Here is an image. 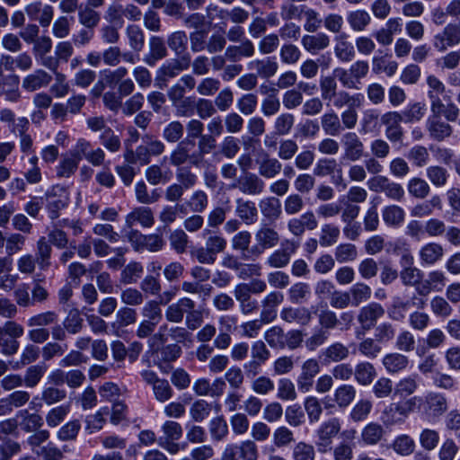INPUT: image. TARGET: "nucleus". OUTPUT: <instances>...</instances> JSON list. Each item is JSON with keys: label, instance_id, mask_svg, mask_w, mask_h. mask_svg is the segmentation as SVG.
<instances>
[{"label": "nucleus", "instance_id": "nucleus-13", "mask_svg": "<svg viewBox=\"0 0 460 460\" xmlns=\"http://www.w3.org/2000/svg\"><path fill=\"white\" fill-rule=\"evenodd\" d=\"M154 212L151 208L140 206L134 208L125 217V226L131 230L137 225L150 228L155 225Z\"/></svg>", "mask_w": 460, "mask_h": 460}, {"label": "nucleus", "instance_id": "nucleus-38", "mask_svg": "<svg viewBox=\"0 0 460 460\" xmlns=\"http://www.w3.org/2000/svg\"><path fill=\"white\" fill-rule=\"evenodd\" d=\"M382 217L385 224L389 227H400L405 220V211L397 205H389L384 208Z\"/></svg>", "mask_w": 460, "mask_h": 460}, {"label": "nucleus", "instance_id": "nucleus-64", "mask_svg": "<svg viewBox=\"0 0 460 460\" xmlns=\"http://www.w3.org/2000/svg\"><path fill=\"white\" fill-rule=\"evenodd\" d=\"M171 248L177 254H183L187 252L190 239L188 234L182 229H175L169 235Z\"/></svg>", "mask_w": 460, "mask_h": 460}, {"label": "nucleus", "instance_id": "nucleus-7", "mask_svg": "<svg viewBox=\"0 0 460 460\" xmlns=\"http://www.w3.org/2000/svg\"><path fill=\"white\" fill-rule=\"evenodd\" d=\"M367 184L370 190L383 192L389 199L397 202L404 199L405 191L402 184L391 181L386 176H374L367 181Z\"/></svg>", "mask_w": 460, "mask_h": 460}, {"label": "nucleus", "instance_id": "nucleus-58", "mask_svg": "<svg viewBox=\"0 0 460 460\" xmlns=\"http://www.w3.org/2000/svg\"><path fill=\"white\" fill-rule=\"evenodd\" d=\"M144 272L143 265L138 261L129 262L120 273V282L125 285L137 283Z\"/></svg>", "mask_w": 460, "mask_h": 460}, {"label": "nucleus", "instance_id": "nucleus-59", "mask_svg": "<svg viewBox=\"0 0 460 460\" xmlns=\"http://www.w3.org/2000/svg\"><path fill=\"white\" fill-rule=\"evenodd\" d=\"M63 326L69 334H77L84 328V319L77 308L71 309L63 321Z\"/></svg>", "mask_w": 460, "mask_h": 460}, {"label": "nucleus", "instance_id": "nucleus-1", "mask_svg": "<svg viewBox=\"0 0 460 460\" xmlns=\"http://www.w3.org/2000/svg\"><path fill=\"white\" fill-rule=\"evenodd\" d=\"M202 235L206 239L205 246L194 249L191 256L199 263L213 264L217 261V254L226 250L227 241L222 234L212 232L208 228L203 230Z\"/></svg>", "mask_w": 460, "mask_h": 460}, {"label": "nucleus", "instance_id": "nucleus-2", "mask_svg": "<svg viewBox=\"0 0 460 460\" xmlns=\"http://www.w3.org/2000/svg\"><path fill=\"white\" fill-rule=\"evenodd\" d=\"M24 327L15 321H6L0 326V350L4 356L16 354L20 348L18 339L23 336Z\"/></svg>", "mask_w": 460, "mask_h": 460}, {"label": "nucleus", "instance_id": "nucleus-48", "mask_svg": "<svg viewBox=\"0 0 460 460\" xmlns=\"http://www.w3.org/2000/svg\"><path fill=\"white\" fill-rule=\"evenodd\" d=\"M255 240L266 249H270L279 243L280 236L274 228L265 225L257 230Z\"/></svg>", "mask_w": 460, "mask_h": 460}, {"label": "nucleus", "instance_id": "nucleus-4", "mask_svg": "<svg viewBox=\"0 0 460 460\" xmlns=\"http://www.w3.org/2000/svg\"><path fill=\"white\" fill-rule=\"evenodd\" d=\"M126 236L133 250L137 252L145 250L157 252L162 251L166 244L165 240L160 234H144L138 230H131Z\"/></svg>", "mask_w": 460, "mask_h": 460}, {"label": "nucleus", "instance_id": "nucleus-15", "mask_svg": "<svg viewBox=\"0 0 460 460\" xmlns=\"http://www.w3.org/2000/svg\"><path fill=\"white\" fill-rule=\"evenodd\" d=\"M426 129L429 137L437 142L446 140L453 133L452 126L442 117L429 116L426 120Z\"/></svg>", "mask_w": 460, "mask_h": 460}, {"label": "nucleus", "instance_id": "nucleus-26", "mask_svg": "<svg viewBox=\"0 0 460 460\" xmlns=\"http://www.w3.org/2000/svg\"><path fill=\"white\" fill-rule=\"evenodd\" d=\"M258 165V173L260 177L265 179H273L277 177L281 170L282 164L276 157H271L268 154H264L261 159L256 161Z\"/></svg>", "mask_w": 460, "mask_h": 460}, {"label": "nucleus", "instance_id": "nucleus-29", "mask_svg": "<svg viewBox=\"0 0 460 460\" xmlns=\"http://www.w3.org/2000/svg\"><path fill=\"white\" fill-rule=\"evenodd\" d=\"M280 318L288 323H296L307 325L312 320V314L306 307H284L280 312Z\"/></svg>", "mask_w": 460, "mask_h": 460}, {"label": "nucleus", "instance_id": "nucleus-10", "mask_svg": "<svg viewBox=\"0 0 460 460\" xmlns=\"http://www.w3.org/2000/svg\"><path fill=\"white\" fill-rule=\"evenodd\" d=\"M460 43V23H447L433 37V47L439 52L446 51Z\"/></svg>", "mask_w": 460, "mask_h": 460}, {"label": "nucleus", "instance_id": "nucleus-11", "mask_svg": "<svg viewBox=\"0 0 460 460\" xmlns=\"http://www.w3.org/2000/svg\"><path fill=\"white\" fill-rule=\"evenodd\" d=\"M382 125L385 126V134L391 143H401L403 139L404 131L401 125L403 120L402 115L398 111H387L380 117Z\"/></svg>", "mask_w": 460, "mask_h": 460}, {"label": "nucleus", "instance_id": "nucleus-17", "mask_svg": "<svg viewBox=\"0 0 460 460\" xmlns=\"http://www.w3.org/2000/svg\"><path fill=\"white\" fill-rule=\"evenodd\" d=\"M385 308L378 303L373 302L363 306L358 314V321L364 331L374 328L378 319L384 316Z\"/></svg>", "mask_w": 460, "mask_h": 460}, {"label": "nucleus", "instance_id": "nucleus-3", "mask_svg": "<svg viewBox=\"0 0 460 460\" xmlns=\"http://www.w3.org/2000/svg\"><path fill=\"white\" fill-rule=\"evenodd\" d=\"M447 409V398L444 394L430 391L422 395V403L420 405V413L425 419L429 420L438 419L446 413Z\"/></svg>", "mask_w": 460, "mask_h": 460}, {"label": "nucleus", "instance_id": "nucleus-33", "mask_svg": "<svg viewBox=\"0 0 460 460\" xmlns=\"http://www.w3.org/2000/svg\"><path fill=\"white\" fill-rule=\"evenodd\" d=\"M52 247L45 237H40L36 244L34 259L41 270H48L51 266Z\"/></svg>", "mask_w": 460, "mask_h": 460}, {"label": "nucleus", "instance_id": "nucleus-16", "mask_svg": "<svg viewBox=\"0 0 460 460\" xmlns=\"http://www.w3.org/2000/svg\"><path fill=\"white\" fill-rule=\"evenodd\" d=\"M25 12L31 21H37L42 27H49L54 16V8L50 4L35 1L25 7Z\"/></svg>", "mask_w": 460, "mask_h": 460}, {"label": "nucleus", "instance_id": "nucleus-39", "mask_svg": "<svg viewBox=\"0 0 460 460\" xmlns=\"http://www.w3.org/2000/svg\"><path fill=\"white\" fill-rule=\"evenodd\" d=\"M384 427L377 422L368 423L361 431V439L365 445L375 446L381 442L385 437Z\"/></svg>", "mask_w": 460, "mask_h": 460}, {"label": "nucleus", "instance_id": "nucleus-52", "mask_svg": "<svg viewBox=\"0 0 460 460\" xmlns=\"http://www.w3.org/2000/svg\"><path fill=\"white\" fill-rule=\"evenodd\" d=\"M190 66V55L185 54L181 56L174 63L164 65L161 67V73L168 78L177 76L181 71L189 69Z\"/></svg>", "mask_w": 460, "mask_h": 460}, {"label": "nucleus", "instance_id": "nucleus-43", "mask_svg": "<svg viewBox=\"0 0 460 460\" xmlns=\"http://www.w3.org/2000/svg\"><path fill=\"white\" fill-rule=\"evenodd\" d=\"M13 260L9 257H0V289H12L17 280V276L11 275Z\"/></svg>", "mask_w": 460, "mask_h": 460}, {"label": "nucleus", "instance_id": "nucleus-21", "mask_svg": "<svg viewBox=\"0 0 460 460\" xmlns=\"http://www.w3.org/2000/svg\"><path fill=\"white\" fill-rule=\"evenodd\" d=\"M443 246L435 242L424 244L419 252L421 266H432L440 261L444 256Z\"/></svg>", "mask_w": 460, "mask_h": 460}, {"label": "nucleus", "instance_id": "nucleus-42", "mask_svg": "<svg viewBox=\"0 0 460 460\" xmlns=\"http://www.w3.org/2000/svg\"><path fill=\"white\" fill-rule=\"evenodd\" d=\"M110 414L108 406L100 408L94 414L87 415L85 418V431L88 434L101 430L106 423V417Z\"/></svg>", "mask_w": 460, "mask_h": 460}, {"label": "nucleus", "instance_id": "nucleus-44", "mask_svg": "<svg viewBox=\"0 0 460 460\" xmlns=\"http://www.w3.org/2000/svg\"><path fill=\"white\" fill-rule=\"evenodd\" d=\"M79 162L69 153L63 155L56 166V176L58 178H70L78 169Z\"/></svg>", "mask_w": 460, "mask_h": 460}, {"label": "nucleus", "instance_id": "nucleus-61", "mask_svg": "<svg viewBox=\"0 0 460 460\" xmlns=\"http://www.w3.org/2000/svg\"><path fill=\"white\" fill-rule=\"evenodd\" d=\"M427 178L436 188H443L447 185L449 172L447 169L440 165H431L426 170Z\"/></svg>", "mask_w": 460, "mask_h": 460}, {"label": "nucleus", "instance_id": "nucleus-22", "mask_svg": "<svg viewBox=\"0 0 460 460\" xmlns=\"http://www.w3.org/2000/svg\"><path fill=\"white\" fill-rule=\"evenodd\" d=\"M228 61L237 63L243 58H250L255 54V46L249 39H244L239 45H229L226 49Z\"/></svg>", "mask_w": 460, "mask_h": 460}, {"label": "nucleus", "instance_id": "nucleus-25", "mask_svg": "<svg viewBox=\"0 0 460 460\" xmlns=\"http://www.w3.org/2000/svg\"><path fill=\"white\" fill-rule=\"evenodd\" d=\"M349 356V348L341 341H335L322 349L320 358L325 364L338 363L347 359Z\"/></svg>", "mask_w": 460, "mask_h": 460}, {"label": "nucleus", "instance_id": "nucleus-9", "mask_svg": "<svg viewBox=\"0 0 460 460\" xmlns=\"http://www.w3.org/2000/svg\"><path fill=\"white\" fill-rule=\"evenodd\" d=\"M428 97L430 101L429 116H444L445 119L450 122H455L457 120L460 110L457 105L452 102L450 97L447 98V103H444L443 100L436 93H428Z\"/></svg>", "mask_w": 460, "mask_h": 460}, {"label": "nucleus", "instance_id": "nucleus-40", "mask_svg": "<svg viewBox=\"0 0 460 460\" xmlns=\"http://www.w3.org/2000/svg\"><path fill=\"white\" fill-rule=\"evenodd\" d=\"M376 376V370L374 365L368 361H362L356 365L354 368L355 380L360 385H370Z\"/></svg>", "mask_w": 460, "mask_h": 460}, {"label": "nucleus", "instance_id": "nucleus-34", "mask_svg": "<svg viewBox=\"0 0 460 460\" xmlns=\"http://www.w3.org/2000/svg\"><path fill=\"white\" fill-rule=\"evenodd\" d=\"M356 388L352 385L343 384L333 392V402L340 409H346L356 398Z\"/></svg>", "mask_w": 460, "mask_h": 460}, {"label": "nucleus", "instance_id": "nucleus-6", "mask_svg": "<svg viewBox=\"0 0 460 460\" xmlns=\"http://www.w3.org/2000/svg\"><path fill=\"white\" fill-rule=\"evenodd\" d=\"M47 204L46 208L49 217L55 220L59 217L60 211L66 208L69 202V191L62 185L52 186L45 194Z\"/></svg>", "mask_w": 460, "mask_h": 460}, {"label": "nucleus", "instance_id": "nucleus-60", "mask_svg": "<svg viewBox=\"0 0 460 460\" xmlns=\"http://www.w3.org/2000/svg\"><path fill=\"white\" fill-rule=\"evenodd\" d=\"M208 429L213 441L224 440L228 433V425L224 416H217L209 421Z\"/></svg>", "mask_w": 460, "mask_h": 460}, {"label": "nucleus", "instance_id": "nucleus-62", "mask_svg": "<svg viewBox=\"0 0 460 460\" xmlns=\"http://www.w3.org/2000/svg\"><path fill=\"white\" fill-rule=\"evenodd\" d=\"M145 176L150 184L158 185L168 182L172 178V172L169 170L164 171L158 164H153L146 170Z\"/></svg>", "mask_w": 460, "mask_h": 460}, {"label": "nucleus", "instance_id": "nucleus-63", "mask_svg": "<svg viewBox=\"0 0 460 460\" xmlns=\"http://www.w3.org/2000/svg\"><path fill=\"white\" fill-rule=\"evenodd\" d=\"M407 190L411 197L423 199L429 194L430 187L424 179L413 177L407 183Z\"/></svg>", "mask_w": 460, "mask_h": 460}, {"label": "nucleus", "instance_id": "nucleus-53", "mask_svg": "<svg viewBox=\"0 0 460 460\" xmlns=\"http://www.w3.org/2000/svg\"><path fill=\"white\" fill-rule=\"evenodd\" d=\"M362 100L363 96L360 93L351 95L346 91H340L332 97V102L336 109H341L344 106L359 107Z\"/></svg>", "mask_w": 460, "mask_h": 460}, {"label": "nucleus", "instance_id": "nucleus-20", "mask_svg": "<svg viewBox=\"0 0 460 460\" xmlns=\"http://www.w3.org/2000/svg\"><path fill=\"white\" fill-rule=\"evenodd\" d=\"M235 215L245 225H253L259 219V211L254 201L239 198L235 200Z\"/></svg>", "mask_w": 460, "mask_h": 460}, {"label": "nucleus", "instance_id": "nucleus-27", "mask_svg": "<svg viewBox=\"0 0 460 460\" xmlns=\"http://www.w3.org/2000/svg\"><path fill=\"white\" fill-rule=\"evenodd\" d=\"M167 49L162 37L152 36L149 39V52L144 57L143 60L150 66L164 58L167 56Z\"/></svg>", "mask_w": 460, "mask_h": 460}, {"label": "nucleus", "instance_id": "nucleus-41", "mask_svg": "<svg viewBox=\"0 0 460 460\" xmlns=\"http://www.w3.org/2000/svg\"><path fill=\"white\" fill-rule=\"evenodd\" d=\"M297 245L291 243V245L286 249H279L272 252L267 259L266 263L271 268H284L289 261L290 257L296 252Z\"/></svg>", "mask_w": 460, "mask_h": 460}, {"label": "nucleus", "instance_id": "nucleus-46", "mask_svg": "<svg viewBox=\"0 0 460 460\" xmlns=\"http://www.w3.org/2000/svg\"><path fill=\"white\" fill-rule=\"evenodd\" d=\"M420 380L416 374L402 378L395 385L394 395L403 398L413 394L419 388Z\"/></svg>", "mask_w": 460, "mask_h": 460}, {"label": "nucleus", "instance_id": "nucleus-51", "mask_svg": "<svg viewBox=\"0 0 460 460\" xmlns=\"http://www.w3.org/2000/svg\"><path fill=\"white\" fill-rule=\"evenodd\" d=\"M78 22L85 28L94 30L101 22V14L91 6H80L78 9Z\"/></svg>", "mask_w": 460, "mask_h": 460}, {"label": "nucleus", "instance_id": "nucleus-37", "mask_svg": "<svg viewBox=\"0 0 460 460\" xmlns=\"http://www.w3.org/2000/svg\"><path fill=\"white\" fill-rule=\"evenodd\" d=\"M321 127L327 136L336 137L343 131L340 117L332 110L321 116Z\"/></svg>", "mask_w": 460, "mask_h": 460}, {"label": "nucleus", "instance_id": "nucleus-55", "mask_svg": "<svg viewBox=\"0 0 460 460\" xmlns=\"http://www.w3.org/2000/svg\"><path fill=\"white\" fill-rule=\"evenodd\" d=\"M71 411L70 404H61L51 408L46 414L45 420L48 427L56 428L59 426Z\"/></svg>", "mask_w": 460, "mask_h": 460}, {"label": "nucleus", "instance_id": "nucleus-8", "mask_svg": "<svg viewBox=\"0 0 460 460\" xmlns=\"http://www.w3.org/2000/svg\"><path fill=\"white\" fill-rule=\"evenodd\" d=\"M142 379L152 387L155 399L159 402H166L174 396V391L169 381L161 378L153 370H143L140 373Z\"/></svg>", "mask_w": 460, "mask_h": 460}, {"label": "nucleus", "instance_id": "nucleus-57", "mask_svg": "<svg viewBox=\"0 0 460 460\" xmlns=\"http://www.w3.org/2000/svg\"><path fill=\"white\" fill-rule=\"evenodd\" d=\"M47 371V367L42 364L32 365L29 367L25 373L23 379V385L27 388L36 387Z\"/></svg>", "mask_w": 460, "mask_h": 460}, {"label": "nucleus", "instance_id": "nucleus-12", "mask_svg": "<svg viewBox=\"0 0 460 460\" xmlns=\"http://www.w3.org/2000/svg\"><path fill=\"white\" fill-rule=\"evenodd\" d=\"M341 144L345 160L356 162L364 156L365 146L356 132L349 131L343 134Z\"/></svg>", "mask_w": 460, "mask_h": 460}, {"label": "nucleus", "instance_id": "nucleus-32", "mask_svg": "<svg viewBox=\"0 0 460 460\" xmlns=\"http://www.w3.org/2000/svg\"><path fill=\"white\" fill-rule=\"evenodd\" d=\"M124 159L129 164H140L142 166L147 165L151 162V155L146 146L142 142L141 145L137 146L134 150L132 146H128L124 151Z\"/></svg>", "mask_w": 460, "mask_h": 460}, {"label": "nucleus", "instance_id": "nucleus-24", "mask_svg": "<svg viewBox=\"0 0 460 460\" xmlns=\"http://www.w3.org/2000/svg\"><path fill=\"white\" fill-rule=\"evenodd\" d=\"M234 296L239 303L240 311L244 315H250L257 312L259 309V303L255 298L252 297V294L246 290V288H242V285H236L234 289Z\"/></svg>", "mask_w": 460, "mask_h": 460}, {"label": "nucleus", "instance_id": "nucleus-45", "mask_svg": "<svg viewBox=\"0 0 460 460\" xmlns=\"http://www.w3.org/2000/svg\"><path fill=\"white\" fill-rule=\"evenodd\" d=\"M288 300L292 304L307 303L311 296V288L308 283L296 282L293 284L288 290Z\"/></svg>", "mask_w": 460, "mask_h": 460}, {"label": "nucleus", "instance_id": "nucleus-28", "mask_svg": "<svg viewBox=\"0 0 460 460\" xmlns=\"http://www.w3.org/2000/svg\"><path fill=\"white\" fill-rule=\"evenodd\" d=\"M330 37L323 32H318L313 35L306 34L304 35L301 40L303 48L313 55H315L320 51L327 49L330 45Z\"/></svg>", "mask_w": 460, "mask_h": 460}, {"label": "nucleus", "instance_id": "nucleus-14", "mask_svg": "<svg viewBox=\"0 0 460 460\" xmlns=\"http://www.w3.org/2000/svg\"><path fill=\"white\" fill-rule=\"evenodd\" d=\"M234 187L237 188L243 194L257 196L264 191L265 182L260 175L253 172H246L236 180Z\"/></svg>", "mask_w": 460, "mask_h": 460}, {"label": "nucleus", "instance_id": "nucleus-36", "mask_svg": "<svg viewBox=\"0 0 460 460\" xmlns=\"http://www.w3.org/2000/svg\"><path fill=\"white\" fill-rule=\"evenodd\" d=\"M18 418H22L20 427L22 431L26 433H31L41 429L43 426V418L38 413H31L28 410H21L16 415Z\"/></svg>", "mask_w": 460, "mask_h": 460}, {"label": "nucleus", "instance_id": "nucleus-19", "mask_svg": "<svg viewBox=\"0 0 460 460\" xmlns=\"http://www.w3.org/2000/svg\"><path fill=\"white\" fill-rule=\"evenodd\" d=\"M249 70L254 71L257 77L269 79L276 75L279 64L275 57L253 59L247 64Z\"/></svg>", "mask_w": 460, "mask_h": 460}, {"label": "nucleus", "instance_id": "nucleus-56", "mask_svg": "<svg viewBox=\"0 0 460 460\" xmlns=\"http://www.w3.org/2000/svg\"><path fill=\"white\" fill-rule=\"evenodd\" d=\"M347 22L353 31H362L370 24L371 17L365 10H356L348 13Z\"/></svg>", "mask_w": 460, "mask_h": 460}, {"label": "nucleus", "instance_id": "nucleus-54", "mask_svg": "<svg viewBox=\"0 0 460 460\" xmlns=\"http://www.w3.org/2000/svg\"><path fill=\"white\" fill-rule=\"evenodd\" d=\"M167 44L176 56L181 57L186 53L188 36L183 31H177L168 36Z\"/></svg>", "mask_w": 460, "mask_h": 460}, {"label": "nucleus", "instance_id": "nucleus-50", "mask_svg": "<svg viewBox=\"0 0 460 460\" xmlns=\"http://www.w3.org/2000/svg\"><path fill=\"white\" fill-rule=\"evenodd\" d=\"M264 340L272 349H285V331L279 325L268 329L264 333Z\"/></svg>", "mask_w": 460, "mask_h": 460}, {"label": "nucleus", "instance_id": "nucleus-31", "mask_svg": "<svg viewBox=\"0 0 460 460\" xmlns=\"http://www.w3.org/2000/svg\"><path fill=\"white\" fill-rule=\"evenodd\" d=\"M51 80L50 75L42 69H38L23 78L22 88L27 92H34L49 85Z\"/></svg>", "mask_w": 460, "mask_h": 460}, {"label": "nucleus", "instance_id": "nucleus-18", "mask_svg": "<svg viewBox=\"0 0 460 460\" xmlns=\"http://www.w3.org/2000/svg\"><path fill=\"white\" fill-rule=\"evenodd\" d=\"M190 144L187 141L181 140L172 152L170 155V163L173 166H181L186 163L190 164L195 167L200 165V158L196 155V153L190 154Z\"/></svg>", "mask_w": 460, "mask_h": 460}, {"label": "nucleus", "instance_id": "nucleus-5", "mask_svg": "<svg viewBox=\"0 0 460 460\" xmlns=\"http://www.w3.org/2000/svg\"><path fill=\"white\" fill-rule=\"evenodd\" d=\"M341 422L337 417L324 420L316 430L315 445L320 453H327L332 449L333 439L341 432Z\"/></svg>", "mask_w": 460, "mask_h": 460}, {"label": "nucleus", "instance_id": "nucleus-23", "mask_svg": "<svg viewBox=\"0 0 460 460\" xmlns=\"http://www.w3.org/2000/svg\"><path fill=\"white\" fill-rule=\"evenodd\" d=\"M259 208L264 219L270 222L279 220L282 215L281 201L275 196H268L261 199Z\"/></svg>", "mask_w": 460, "mask_h": 460}, {"label": "nucleus", "instance_id": "nucleus-30", "mask_svg": "<svg viewBox=\"0 0 460 460\" xmlns=\"http://www.w3.org/2000/svg\"><path fill=\"white\" fill-rule=\"evenodd\" d=\"M336 44L334 53L337 58L341 62H350L356 56L354 46L348 40V35L342 32L335 37Z\"/></svg>", "mask_w": 460, "mask_h": 460}, {"label": "nucleus", "instance_id": "nucleus-35", "mask_svg": "<svg viewBox=\"0 0 460 460\" xmlns=\"http://www.w3.org/2000/svg\"><path fill=\"white\" fill-rule=\"evenodd\" d=\"M382 363L388 373L396 374L407 368L409 358L401 353L393 352L386 354L383 358Z\"/></svg>", "mask_w": 460, "mask_h": 460}, {"label": "nucleus", "instance_id": "nucleus-49", "mask_svg": "<svg viewBox=\"0 0 460 460\" xmlns=\"http://www.w3.org/2000/svg\"><path fill=\"white\" fill-rule=\"evenodd\" d=\"M407 417L402 402L391 403L382 412L383 422L386 425H394L403 421Z\"/></svg>", "mask_w": 460, "mask_h": 460}, {"label": "nucleus", "instance_id": "nucleus-47", "mask_svg": "<svg viewBox=\"0 0 460 460\" xmlns=\"http://www.w3.org/2000/svg\"><path fill=\"white\" fill-rule=\"evenodd\" d=\"M126 36L130 49L135 52H140L145 47V32L137 24H128L126 28Z\"/></svg>", "mask_w": 460, "mask_h": 460}]
</instances>
